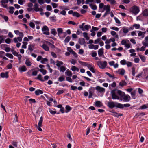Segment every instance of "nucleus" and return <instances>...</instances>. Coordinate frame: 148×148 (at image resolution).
<instances>
[{
	"mask_svg": "<svg viewBox=\"0 0 148 148\" xmlns=\"http://www.w3.org/2000/svg\"><path fill=\"white\" fill-rule=\"evenodd\" d=\"M71 38L69 36H67L64 40V42L66 43L68 42L70 40Z\"/></svg>",
	"mask_w": 148,
	"mask_h": 148,
	"instance_id": "nucleus-50",
	"label": "nucleus"
},
{
	"mask_svg": "<svg viewBox=\"0 0 148 148\" xmlns=\"http://www.w3.org/2000/svg\"><path fill=\"white\" fill-rule=\"evenodd\" d=\"M71 69L73 71H79V69L77 68V67H75V66H72V67L71 68Z\"/></svg>",
	"mask_w": 148,
	"mask_h": 148,
	"instance_id": "nucleus-38",
	"label": "nucleus"
},
{
	"mask_svg": "<svg viewBox=\"0 0 148 148\" xmlns=\"http://www.w3.org/2000/svg\"><path fill=\"white\" fill-rule=\"evenodd\" d=\"M131 95L132 96V98L133 99H135V94H136V92H135V91H134L132 92H131Z\"/></svg>",
	"mask_w": 148,
	"mask_h": 148,
	"instance_id": "nucleus-55",
	"label": "nucleus"
},
{
	"mask_svg": "<svg viewBox=\"0 0 148 148\" xmlns=\"http://www.w3.org/2000/svg\"><path fill=\"white\" fill-rule=\"evenodd\" d=\"M83 36L86 39L88 40L89 39V37L88 36V34L86 32H84L83 33Z\"/></svg>",
	"mask_w": 148,
	"mask_h": 148,
	"instance_id": "nucleus-27",
	"label": "nucleus"
},
{
	"mask_svg": "<svg viewBox=\"0 0 148 148\" xmlns=\"http://www.w3.org/2000/svg\"><path fill=\"white\" fill-rule=\"evenodd\" d=\"M33 9L36 12L40 11L42 12L43 9L42 8H39V6L38 4L35 3L34 5Z\"/></svg>",
	"mask_w": 148,
	"mask_h": 148,
	"instance_id": "nucleus-10",
	"label": "nucleus"
},
{
	"mask_svg": "<svg viewBox=\"0 0 148 148\" xmlns=\"http://www.w3.org/2000/svg\"><path fill=\"white\" fill-rule=\"evenodd\" d=\"M0 76L2 78H8V72L2 73L0 74Z\"/></svg>",
	"mask_w": 148,
	"mask_h": 148,
	"instance_id": "nucleus-21",
	"label": "nucleus"
},
{
	"mask_svg": "<svg viewBox=\"0 0 148 148\" xmlns=\"http://www.w3.org/2000/svg\"><path fill=\"white\" fill-rule=\"evenodd\" d=\"M1 5L3 7L6 8L7 5L6 3L8 2V0H2L1 1Z\"/></svg>",
	"mask_w": 148,
	"mask_h": 148,
	"instance_id": "nucleus-17",
	"label": "nucleus"
},
{
	"mask_svg": "<svg viewBox=\"0 0 148 148\" xmlns=\"http://www.w3.org/2000/svg\"><path fill=\"white\" fill-rule=\"evenodd\" d=\"M48 61V59L46 58H42L41 61V62L42 64H44L45 62H46Z\"/></svg>",
	"mask_w": 148,
	"mask_h": 148,
	"instance_id": "nucleus-53",
	"label": "nucleus"
},
{
	"mask_svg": "<svg viewBox=\"0 0 148 148\" xmlns=\"http://www.w3.org/2000/svg\"><path fill=\"white\" fill-rule=\"evenodd\" d=\"M138 32H139L138 34V36H141V38H143L145 36V32L141 31H139Z\"/></svg>",
	"mask_w": 148,
	"mask_h": 148,
	"instance_id": "nucleus-23",
	"label": "nucleus"
},
{
	"mask_svg": "<svg viewBox=\"0 0 148 148\" xmlns=\"http://www.w3.org/2000/svg\"><path fill=\"white\" fill-rule=\"evenodd\" d=\"M57 31L58 32V35H59L60 34L63 33V29H62V28H58L57 29ZM63 33L65 35L64 36V37H65L66 35V33L65 32H63Z\"/></svg>",
	"mask_w": 148,
	"mask_h": 148,
	"instance_id": "nucleus-24",
	"label": "nucleus"
},
{
	"mask_svg": "<svg viewBox=\"0 0 148 148\" xmlns=\"http://www.w3.org/2000/svg\"><path fill=\"white\" fill-rule=\"evenodd\" d=\"M105 5H104L103 3H101L99 4V9H102L103 8H104Z\"/></svg>",
	"mask_w": 148,
	"mask_h": 148,
	"instance_id": "nucleus-56",
	"label": "nucleus"
},
{
	"mask_svg": "<svg viewBox=\"0 0 148 148\" xmlns=\"http://www.w3.org/2000/svg\"><path fill=\"white\" fill-rule=\"evenodd\" d=\"M34 45H29L28 47V49L31 52L34 49Z\"/></svg>",
	"mask_w": 148,
	"mask_h": 148,
	"instance_id": "nucleus-29",
	"label": "nucleus"
},
{
	"mask_svg": "<svg viewBox=\"0 0 148 148\" xmlns=\"http://www.w3.org/2000/svg\"><path fill=\"white\" fill-rule=\"evenodd\" d=\"M103 48L100 49L98 51V54L99 56H101L103 54Z\"/></svg>",
	"mask_w": 148,
	"mask_h": 148,
	"instance_id": "nucleus-22",
	"label": "nucleus"
},
{
	"mask_svg": "<svg viewBox=\"0 0 148 148\" xmlns=\"http://www.w3.org/2000/svg\"><path fill=\"white\" fill-rule=\"evenodd\" d=\"M127 84L126 82L124 80L122 81L119 83V85L121 87H123Z\"/></svg>",
	"mask_w": 148,
	"mask_h": 148,
	"instance_id": "nucleus-26",
	"label": "nucleus"
},
{
	"mask_svg": "<svg viewBox=\"0 0 148 148\" xmlns=\"http://www.w3.org/2000/svg\"><path fill=\"white\" fill-rule=\"evenodd\" d=\"M121 44L122 45H125L127 49L130 48L131 46V44L128 40H123L121 42Z\"/></svg>",
	"mask_w": 148,
	"mask_h": 148,
	"instance_id": "nucleus-7",
	"label": "nucleus"
},
{
	"mask_svg": "<svg viewBox=\"0 0 148 148\" xmlns=\"http://www.w3.org/2000/svg\"><path fill=\"white\" fill-rule=\"evenodd\" d=\"M42 122L43 118L42 116H41L40 118V119L39 121L38 125H37V124H36L35 125V127L39 131H42V130L40 128V127L42 126Z\"/></svg>",
	"mask_w": 148,
	"mask_h": 148,
	"instance_id": "nucleus-4",
	"label": "nucleus"
},
{
	"mask_svg": "<svg viewBox=\"0 0 148 148\" xmlns=\"http://www.w3.org/2000/svg\"><path fill=\"white\" fill-rule=\"evenodd\" d=\"M112 98L114 99H119L120 97L119 95L122 97L125 94V93L120 90L114 89L111 92Z\"/></svg>",
	"mask_w": 148,
	"mask_h": 148,
	"instance_id": "nucleus-1",
	"label": "nucleus"
},
{
	"mask_svg": "<svg viewBox=\"0 0 148 148\" xmlns=\"http://www.w3.org/2000/svg\"><path fill=\"white\" fill-rule=\"evenodd\" d=\"M45 42L48 45V46L50 47H51L52 48H54L55 47V46L53 45V44H51L50 42L47 41H45Z\"/></svg>",
	"mask_w": 148,
	"mask_h": 148,
	"instance_id": "nucleus-40",
	"label": "nucleus"
},
{
	"mask_svg": "<svg viewBox=\"0 0 148 148\" xmlns=\"http://www.w3.org/2000/svg\"><path fill=\"white\" fill-rule=\"evenodd\" d=\"M142 43L144 46L148 47V36H146L145 38V40L143 41Z\"/></svg>",
	"mask_w": 148,
	"mask_h": 148,
	"instance_id": "nucleus-15",
	"label": "nucleus"
},
{
	"mask_svg": "<svg viewBox=\"0 0 148 148\" xmlns=\"http://www.w3.org/2000/svg\"><path fill=\"white\" fill-rule=\"evenodd\" d=\"M91 89H90L89 90V95H93V92L92 91L94 90V88H91Z\"/></svg>",
	"mask_w": 148,
	"mask_h": 148,
	"instance_id": "nucleus-57",
	"label": "nucleus"
},
{
	"mask_svg": "<svg viewBox=\"0 0 148 148\" xmlns=\"http://www.w3.org/2000/svg\"><path fill=\"white\" fill-rule=\"evenodd\" d=\"M25 64L27 66H30L31 65V62L28 59L26 60Z\"/></svg>",
	"mask_w": 148,
	"mask_h": 148,
	"instance_id": "nucleus-34",
	"label": "nucleus"
},
{
	"mask_svg": "<svg viewBox=\"0 0 148 148\" xmlns=\"http://www.w3.org/2000/svg\"><path fill=\"white\" fill-rule=\"evenodd\" d=\"M95 89L99 93H104L105 91V89L99 86H97L95 87Z\"/></svg>",
	"mask_w": 148,
	"mask_h": 148,
	"instance_id": "nucleus-8",
	"label": "nucleus"
},
{
	"mask_svg": "<svg viewBox=\"0 0 148 148\" xmlns=\"http://www.w3.org/2000/svg\"><path fill=\"white\" fill-rule=\"evenodd\" d=\"M5 55L7 57H9L10 58L12 59L13 58V56L11 54L7 53Z\"/></svg>",
	"mask_w": 148,
	"mask_h": 148,
	"instance_id": "nucleus-47",
	"label": "nucleus"
},
{
	"mask_svg": "<svg viewBox=\"0 0 148 148\" xmlns=\"http://www.w3.org/2000/svg\"><path fill=\"white\" fill-rule=\"evenodd\" d=\"M123 97V99L124 101H129L130 99V97L128 95H125V94L122 97Z\"/></svg>",
	"mask_w": 148,
	"mask_h": 148,
	"instance_id": "nucleus-14",
	"label": "nucleus"
},
{
	"mask_svg": "<svg viewBox=\"0 0 148 148\" xmlns=\"http://www.w3.org/2000/svg\"><path fill=\"white\" fill-rule=\"evenodd\" d=\"M126 64L128 67H131L132 65V63L130 62H127Z\"/></svg>",
	"mask_w": 148,
	"mask_h": 148,
	"instance_id": "nucleus-58",
	"label": "nucleus"
},
{
	"mask_svg": "<svg viewBox=\"0 0 148 148\" xmlns=\"http://www.w3.org/2000/svg\"><path fill=\"white\" fill-rule=\"evenodd\" d=\"M56 65L58 67L60 66L61 65H63V62L61 61H59L58 60H57L56 61Z\"/></svg>",
	"mask_w": 148,
	"mask_h": 148,
	"instance_id": "nucleus-30",
	"label": "nucleus"
},
{
	"mask_svg": "<svg viewBox=\"0 0 148 148\" xmlns=\"http://www.w3.org/2000/svg\"><path fill=\"white\" fill-rule=\"evenodd\" d=\"M110 112L112 113L111 114V115L117 117H118L119 116H121L123 115L122 114L119 115L118 113L113 111H111Z\"/></svg>",
	"mask_w": 148,
	"mask_h": 148,
	"instance_id": "nucleus-20",
	"label": "nucleus"
},
{
	"mask_svg": "<svg viewBox=\"0 0 148 148\" xmlns=\"http://www.w3.org/2000/svg\"><path fill=\"white\" fill-rule=\"evenodd\" d=\"M123 31L124 33L126 34L129 32V30L127 28L125 27H123Z\"/></svg>",
	"mask_w": 148,
	"mask_h": 148,
	"instance_id": "nucleus-37",
	"label": "nucleus"
},
{
	"mask_svg": "<svg viewBox=\"0 0 148 148\" xmlns=\"http://www.w3.org/2000/svg\"><path fill=\"white\" fill-rule=\"evenodd\" d=\"M66 112L67 113L71 110V108L68 105H67L66 106Z\"/></svg>",
	"mask_w": 148,
	"mask_h": 148,
	"instance_id": "nucleus-42",
	"label": "nucleus"
},
{
	"mask_svg": "<svg viewBox=\"0 0 148 148\" xmlns=\"http://www.w3.org/2000/svg\"><path fill=\"white\" fill-rule=\"evenodd\" d=\"M108 106L110 108H112L114 107H116L121 108H123V104L118 103H114L113 101L108 102Z\"/></svg>",
	"mask_w": 148,
	"mask_h": 148,
	"instance_id": "nucleus-2",
	"label": "nucleus"
},
{
	"mask_svg": "<svg viewBox=\"0 0 148 148\" xmlns=\"http://www.w3.org/2000/svg\"><path fill=\"white\" fill-rule=\"evenodd\" d=\"M65 73H66V75L69 76H71L72 75L71 71L68 69L66 71Z\"/></svg>",
	"mask_w": 148,
	"mask_h": 148,
	"instance_id": "nucleus-35",
	"label": "nucleus"
},
{
	"mask_svg": "<svg viewBox=\"0 0 148 148\" xmlns=\"http://www.w3.org/2000/svg\"><path fill=\"white\" fill-rule=\"evenodd\" d=\"M135 69L133 67L132 68V75L134 76L135 75Z\"/></svg>",
	"mask_w": 148,
	"mask_h": 148,
	"instance_id": "nucleus-60",
	"label": "nucleus"
},
{
	"mask_svg": "<svg viewBox=\"0 0 148 148\" xmlns=\"http://www.w3.org/2000/svg\"><path fill=\"white\" fill-rule=\"evenodd\" d=\"M97 64L100 69H104L107 66V62L106 61H101L99 60L97 62Z\"/></svg>",
	"mask_w": 148,
	"mask_h": 148,
	"instance_id": "nucleus-3",
	"label": "nucleus"
},
{
	"mask_svg": "<svg viewBox=\"0 0 148 148\" xmlns=\"http://www.w3.org/2000/svg\"><path fill=\"white\" fill-rule=\"evenodd\" d=\"M139 56L143 62L145 61L146 58L145 56L141 55H139Z\"/></svg>",
	"mask_w": 148,
	"mask_h": 148,
	"instance_id": "nucleus-46",
	"label": "nucleus"
},
{
	"mask_svg": "<svg viewBox=\"0 0 148 148\" xmlns=\"http://www.w3.org/2000/svg\"><path fill=\"white\" fill-rule=\"evenodd\" d=\"M66 67L64 66H61L60 68V71L61 72H64L66 70Z\"/></svg>",
	"mask_w": 148,
	"mask_h": 148,
	"instance_id": "nucleus-41",
	"label": "nucleus"
},
{
	"mask_svg": "<svg viewBox=\"0 0 148 148\" xmlns=\"http://www.w3.org/2000/svg\"><path fill=\"white\" fill-rule=\"evenodd\" d=\"M133 27H135L136 29H138L140 27V25L139 24H135L133 25Z\"/></svg>",
	"mask_w": 148,
	"mask_h": 148,
	"instance_id": "nucleus-52",
	"label": "nucleus"
},
{
	"mask_svg": "<svg viewBox=\"0 0 148 148\" xmlns=\"http://www.w3.org/2000/svg\"><path fill=\"white\" fill-rule=\"evenodd\" d=\"M89 6L91 8L94 10H95L97 9V6L95 5H93L92 4H89Z\"/></svg>",
	"mask_w": 148,
	"mask_h": 148,
	"instance_id": "nucleus-33",
	"label": "nucleus"
},
{
	"mask_svg": "<svg viewBox=\"0 0 148 148\" xmlns=\"http://www.w3.org/2000/svg\"><path fill=\"white\" fill-rule=\"evenodd\" d=\"M73 16H76L77 17H79L80 16L79 14L77 12H73Z\"/></svg>",
	"mask_w": 148,
	"mask_h": 148,
	"instance_id": "nucleus-61",
	"label": "nucleus"
},
{
	"mask_svg": "<svg viewBox=\"0 0 148 148\" xmlns=\"http://www.w3.org/2000/svg\"><path fill=\"white\" fill-rule=\"evenodd\" d=\"M51 33L53 35L55 36L57 34V32L55 29H52L51 30Z\"/></svg>",
	"mask_w": 148,
	"mask_h": 148,
	"instance_id": "nucleus-43",
	"label": "nucleus"
},
{
	"mask_svg": "<svg viewBox=\"0 0 148 148\" xmlns=\"http://www.w3.org/2000/svg\"><path fill=\"white\" fill-rule=\"evenodd\" d=\"M18 122V116L17 114H16L15 115V118L13 122L14 123H16Z\"/></svg>",
	"mask_w": 148,
	"mask_h": 148,
	"instance_id": "nucleus-51",
	"label": "nucleus"
},
{
	"mask_svg": "<svg viewBox=\"0 0 148 148\" xmlns=\"http://www.w3.org/2000/svg\"><path fill=\"white\" fill-rule=\"evenodd\" d=\"M116 73L122 75H124L125 73V71L123 68L120 69L116 71Z\"/></svg>",
	"mask_w": 148,
	"mask_h": 148,
	"instance_id": "nucleus-12",
	"label": "nucleus"
},
{
	"mask_svg": "<svg viewBox=\"0 0 148 148\" xmlns=\"http://www.w3.org/2000/svg\"><path fill=\"white\" fill-rule=\"evenodd\" d=\"M51 5H52L53 8H57L58 6V4L55 3H51Z\"/></svg>",
	"mask_w": 148,
	"mask_h": 148,
	"instance_id": "nucleus-59",
	"label": "nucleus"
},
{
	"mask_svg": "<svg viewBox=\"0 0 148 148\" xmlns=\"http://www.w3.org/2000/svg\"><path fill=\"white\" fill-rule=\"evenodd\" d=\"M111 34L114 36V37L116 38H119L118 35L116 34V32L114 31H112L111 32Z\"/></svg>",
	"mask_w": 148,
	"mask_h": 148,
	"instance_id": "nucleus-25",
	"label": "nucleus"
},
{
	"mask_svg": "<svg viewBox=\"0 0 148 148\" xmlns=\"http://www.w3.org/2000/svg\"><path fill=\"white\" fill-rule=\"evenodd\" d=\"M143 16H148V9H145L143 12Z\"/></svg>",
	"mask_w": 148,
	"mask_h": 148,
	"instance_id": "nucleus-28",
	"label": "nucleus"
},
{
	"mask_svg": "<svg viewBox=\"0 0 148 148\" xmlns=\"http://www.w3.org/2000/svg\"><path fill=\"white\" fill-rule=\"evenodd\" d=\"M36 79H38L41 81H44V80L42 77L41 75L40 74L38 75L37 76V77L36 78Z\"/></svg>",
	"mask_w": 148,
	"mask_h": 148,
	"instance_id": "nucleus-32",
	"label": "nucleus"
},
{
	"mask_svg": "<svg viewBox=\"0 0 148 148\" xmlns=\"http://www.w3.org/2000/svg\"><path fill=\"white\" fill-rule=\"evenodd\" d=\"M95 105L97 107H100L102 106V103L100 101H98L95 102Z\"/></svg>",
	"mask_w": 148,
	"mask_h": 148,
	"instance_id": "nucleus-39",
	"label": "nucleus"
},
{
	"mask_svg": "<svg viewBox=\"0 0 148 148\" xmlns=\"http://www.w3.org/2000/svg\"><path fill=\"white\" fill-rule=\"evenodd\" d=\"M89 49H94L95 50L97 49L98 48V45H95L93 44H90L88 45Z\"/></svg>",
	"mask_w": 148,
	"mask_h": 148,
	"instance_id": "nucleus-16",
	"label": "nucleus"
},
{
	"mask_svg": "<svg viewBox=\"0 0 148 148\" xmlns=\"http://www.w3.org/2000/svg\"><path fill=\"white\" fill-rule=\"evenodd\" d=\"M130 10L134 14H136L139 12V8L134 5L132 7Z\"/></svg>",
	"mask_w": 148,
	"mask_h": 148,
	"instance_id": "nucleus-6",
	"label": "nucleus"
},
{
	"mask_svg": "<svg viewBox=\"0 0 148 148\" xmlns=\"http://www.w3.org/2000/svg\"><path fill=\"white\" fill-rule=\"evenodd\" d=\"M64 78L63 76L60 77L58 79V80L60 82H62L64 81Z\"/></svg>",
	"mask_w": 148,
	"mask_h": 148,
	"instance_id": "nucleus-63",
	"label": "nucleus"
},
{
	"mask_svg": "<svg viewBox=\"0 0 148 148\" xmlns=\"http://www.w3.org/2000/svg\"><path fill=\"white\" fill-rule=\"evenodd\" d=\"M127 62L125 60L123 59L121 60L120 61V63L122 65H125L126 64Z\"/></svg>",
	"mask_w": 148,
	"mask_h": 148,
	"instance_id": "nucleus-49",
	"label": "nucleus"
},
{
	"mask_svg": "<svg viewBox=\"0 0 148 148\" xmlns=\"http://www.w3.org/2000/svg\"><path fill=\"white\" fill-rule=\"evenodd\" d=\"M103 9L104 10H106V12L109 13L110 11V5L108 4L107 5H105L103 8Z\"/></svg>",
	"mask_w": 148,
	"mask_h": 148,
	"instance_id": "nucleus-19",
	"label": "nucleus"
},
{
	"mask_svg": "<svg viewBox=\"0 0 148 148\" xmlns=\"http://www.w3.org/2000/svg\"><path fill=\"white\" fill-rule=\"evenodd\" d=\"M18 69L19 71L20 72H25L27 70L25 66L24 65L20 66L19 68Z\"/></svg>",
	"mask_w": 148,
	"mask_h": 148,
	"instance_id": "nucleus-18",
	"label": "nucleus"
},
{
	"mask_svg": "<svg viewBox=\"0 0 148 148\" xmlns=\"http://www.w3.org/2000/svg\"><path fill=\"white\" fill-rule=\"evenodd\" d=\"M9 9L10 10L9 11V12L11 14H12L14 11H13V10L14 9V8L13 7H10L9 8Z\"/></svg>",
	"mask_w": 148,
	"mask_h": 148,
	"instance_id": "nucleus-48",
	"label": "nucleus"
},
{
	"mask_svg": "<svg viewBox=\"0 0 148 148\" xmlns=\"http://www.w3.org/2000/svg\"><path fill=\"white\" fill-rule=\"evenodd\" d=\"M148 108V104L144 105L141 106L140 109H145Z\"/></svg>",
	"mask_w": 148,
	"mask_h": 148,
	"instance_id": "nucleus-54",
	"label": "nucleus"
},
{
	"mask_svg": "<svg viewBox=\"0 0 148 148\" xmlns=\"http://www.w3.org/2000/svg\"><path fill=\"white\" fill-rule=\"evenodd\" d=\"M110 29H111L113 30L117 31H118L119 29V28L115 27H110Z\"/></svg>",
	"mask_w": 148,
	"mask_h": 148,
	"instance_id": "nucleus-62",
	"label": "nucleus"
},
{
	"mask_svg": "<svg viewBox=\"0 0 148 148\" xmlns=\"http://www.w3.org/2000/svg\"><path fill=\"white\" fill-rule=\"evenodd\" d=\"M39 71L41 72H42V74L44 75H45L47 73L46 70L44 69H39Z\"/></svg>",
	"mask_w": 148,
	"mask_h": 148,
	"instance_id": "nucleus-44",
	"label": "nucleus"
},
{
	"mask_svg": "<svg viewBox=\"0 0 148 148\" xmlns=\"http://www.w3.org/2000/svg\"><path fill=\"white\" fill-rule=\"evenodd\" d=\"M107 1L109 2L112 5H114L116 3L115 0H106Z\"/></svg>",
	"mask_w": 148,
	"mask_h": 148,
	"instance_id": "nucleus-31",
	"label": "nucleus"
},
{
	"mask_svg": "<svg viewBox=\"0 0 148 148\" xmlns=\"http://www.w3.org/2000/svg\"><path fill=\"white\" fill-rule=\"evenodd\" d=\"M42 30L44 32L43 33L44 34L49 35V29L46 26H44L42 28Z\"/></svg>",
	"mask_w": 148,
	"mask_h": 148,
	"instance_id": "nucleus-9",
	"label": "nucleus"
},
{
	"mask_svg": "<svg viewBox=\"0 0 148 148\" xmlns=\"http://www.w3.org/2000/svg\"><path fill=\"white\" fill-rule=\"evenodd\" d=\"M84 23H83L81 25H80L79 28L83 31H84L85 30L88 31L91 27L90 26L88 25H86L84 26Z\"/></svg>",
	"mask_w": 148,
	"mask_h": 148,
	"instance_id": "nucleus-5",
	"label": "nucleus"
},
{
	"mask_svg": "<svg viewBox=\"0 0 148 148\" xmlns=\"http://www.w3.org/2000/svg\"><path fill=\"white\" fill-rule=\"evenodd\" d=\"M47 10L48 11H51L52 9V7L51 6L48 5L46 7Z\"/></svg>",
	"mask_w": 148,
	"mask_h": 148,
	"instance_id": "nucleus-64",
	"label": "nucleus"
},
{
	"mask_svg": "<svg viewBox=\"0 0 148 148\" xmlns=\"http://www.w3.org/2000/svg\"><path fill=\"white\" fill-rule=\"evenodd\" d=\"M23 45L22 46V48H23L26 49L27 48L26 45L27 43L26 42H23Z\"/></svg>",
	"mask_w": 148,
	"mask_h": 148,
	"instance_id": "nucleus-45",
	"label": "nucleus"
},
{
	"mask_svg": "<svg viewBox=\"0 0 148 148\" xmlns=\"http://www.w3.org/2000/svg\"><path fill=\"white\" fill-rule=\"evenodd\" d=\"M12 53L15 56L18 57L19 61H20L21 59L22 56L20 54H19L18 53L14 50L12 51Z\"/></svg>",
	"mask_w": 148,
	"mask_h": 148,
	"instance_id": "nucleus-13",
	"label": "nucleus"
},
{
	"mask_svg": "<svg viewBox=\"0 0 148 148\" xmlns=\"http://www.w3.org/2000/svg\"><path fill=\"white\" fill-rule=\"evenodd\" d=\"M35 94L37 95H39L40 94H42L43 93V92L40 90H38L35 91Z\"/></svg>",
	"mask_w": 148,
	"mask_h": 148,
	"instance_id": "nucleus-36",
	"label": "nucleus"
},
{
	"mask_svg": "<svg viewBox=\"0 0 148 148\" xmlns=\"http://www.w3.org/2000/svg\"><path fill=\"white\" fill-rule=\"evenodd\" d=\"M45 41L41 47L45 50L48 51L49 50V48L48 47V45L45 42Z\"/></svg>",
	"mask_w": 148,
	"mask_h": 148,
	"instance_id": "nucleus-11",
	"label": "nucleus"
}]
</instances>
